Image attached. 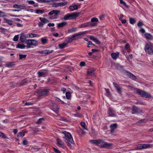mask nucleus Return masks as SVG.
Returning a JSON list of instances; mask_svg holds the SVG:
<instances>
[{
  "mask_svg": "<svg viewBox=\"0 0 153 153\" xmlns=\"http://www.w3.org/2000/svg\"><path fill=\"white\" fill-rule=\"evenodd\" d=\"M48 25L50 27H53L54 26V23H49L48 24Z\"/></svg>",
  "mask_w": 153,
  "mask_h": 153,
  "instance_id": "nucleus-59",
  "label": "nucleus"
},
{
  "mask_svg": "<svg viewBox=\"0 0 153 153\" xmlns=\"http://www.w3.org/2000/svg\"><path fill=\"white\" fill-rule=\"evenodd\" d=\"M39 77H45L46 76L45 73L43 71H39L37 73Z\"/></svg>",
  "mask_w": 153,
  "mask_h": 153,
  "instance_id": "nucleus-26",
  "label": "nucleus"
},
{
  "mask_svg": "<svg viewBox=\"0 0 153 153\" xmlns=\"http://www.w3.org/2000/svg\"><path fill=\"white\" fill-rule=\"evenodd\" d=\"M94 41L97 44H101L100 42L97 38H95Z\"/></svg>",
  "mask_w": 153,
  "mask_h": 153,
  "instance_id": "nucleus-49",
  "label": "nucleus"
},
{
  "mask_svg": "<svg viewBox=\"0 0 153 153\" xmlns=\"http://www.w3.org/2000/svg\"><path fill=\"white\" fill-rule=\"evenodd\" d=\"M60 11L59 10H53L50 12L48 13V15H51L54 14V16H56L58 14L60 13Z\"/></svg>",
  "mask_w": 153,
  "mask_h": 153,
  "instance_id": "nucleus-15",
  "label": "nucleus"
},
{
  "mask_svg": "<svg viewBox=\"0 0 153 153\" xmlns=\"http://www.w3.org/2000/svg\"><path fill=\"white\" fill-rule=\"evenodd\" d=\"M95 70L93 68H90L87 70V75L90 76H93L94 74Z\"/></svg>",
  "mask_w": 153,
  "mask_h": 153,
  "instance_id": "nucleus-17",
  "label": "nucleus"
},
{
  "mask_svg": "<svg viewBox=\"0 0 153 153\" xmlns=\"http://www.w3.org/2000/svg\"><path fill=\"white\" fill-rule=\"evenodd\" d=\"M59 6H65L67 4L66 2H61L57 4Z\"/></svg>",
  "mask_w": 153,
  "mask_h": 153,
  "instance_id": "nucleus-42",
  "label": "nucleus"
},
{
  "mask_svg": "<svg viewBox=\"0 0 153 153\" xmlns=\"http://www.w3.org/2000/svg\"><path fill=\"white\" fill-rule=\"evenodd\" d=\"M86 31L81 32L74 34L71 37H68L67 39L66 40V41L68 42V43H70L72 42L73 40H76V39H79L81 38L80 36L81 35H83L86 34Z\"/></svg>",
  "mask_w": 153,
  "mask_h": 153,
  "instance_id": "nucleus-4",
  "label": "nucleus"
},
{
  "mask_svg": "<svg viewBox=\"0 0 153 153\" xmlns=\"http://www.w3.org/2000/svg\"><path fill=\"white\" fill-rule=\"evenodd\" d=\"M111 56L113 59H116L119 57V53L117 52L115 53H111Z\"/></svg>",
  "mask_w": 153,
  "mask_h": 153,
  "instance_id": "nucleus-19",
  "label": "nucleus"
},
{
  "mask_svg": "<svg viewBox=\"0 0 153 153\" xmlns=\"http://www.w3.org/2000/svg\"><path fill=\"white\" fill-rule=\"evenodd\" d=\"M146 53L150 55H153V44L151 42L146 43L145 48Z\"/></svg>",
  "mask_w": 153,
  "mask_h": 153,
  "instance_id": "nucleus-5",
  "label": "nucleus"
},
{
  "mask_svg": "<svg viewBox=\"0 0 153 153\" xmlns=\"http://www.w3.org/2000/svg\"><path fill=\"white\" fill-rule=\"evenodd\" d=\"M135 91H136L137 94L141 95L143 97L146 98L151 97V95L150 94L145 91L137 89H135Z\"/></svg>",
  "mask_w": 153,
  "mask_h": 153,
  "instance_id": "nucleus-6",
  "label": "nucleus"
},
{
  "mask_svg": "<svg viewBox=\"0 0 153 153\" xmlns=\"http://www.w3.org/2000/svg\"><path fill=\"white\" fill-rule=\"evenodd\" d=\"M81 126L84 129L87 130V127L85 126V123L83 122H82L80 123Z\"/></svg>",
  "mask_w": 153,
  "mask_h": 153,
  "instance_id": "nucleus-35",
  "label": "nucleus"
},
{
  "mask_svg": "<svg viewBox=\"0 0 153 153\" xmlns=\"http://www.w3.org/2000/svg\"><path fill=\"white\" fill-rule=\"evenodd\" d=\"M127 75L129 76V78L134 80H135L137 79L136 77L134 74L130 72H127Z\"/></svg>",
  "mask_w": 153,
  "mask_h": 153,
  "instance_id": "nucleus-22",
  "label": "nucleus"
},
{
  "mask_svg": "<svg viewBox=\"0 0 153 153\" xmlns=\"http://www.w3.org/2000/svg\"><path fill=\"white\" fill-rule=\"evenodd\" d=\"M129 21L130 23L132 25H134L136 22L135 19L131 18H129Z\"/></svg>",
  "mask_w": 153,
  "mask_h": 153,
  "instance_id": "nucleus-32",
  "label": "nucleus"
},
{
  "mask_svg": "<svg viewBox=\"0 0 153 153\" xmlns=\"http://www.w3.org/2000/svg\"><path fill=\"white\" fill-rule=\"evenodd\" d=\"M88 45H93L94 46H95V45L93 44L92 42L91 41H88L87 43Z\"/></svg>",
  "mask_w": 153,
  "mask_h": 153,
  "instance_id": "nucleus-63",
  "label": "nucleus"
},
{
  "mask_svg": "<svg viewBox=\"0 0 153 153\" xmlns=\"http://www.w3.org/2000/svg\"><path fill=\"white\" fill-rule=\"evenodd\" d=\"M66 96V98L68 99H70V97H71V94L69 92H66L65 94Z\"/></svg>",
  "mask_w": 153,
  "mask_h": 153,
  "instance_id": "nucleus-40",
  "label": "nucleus"
},
{
  "mask_svg": "<svg viewBox=\"0 0 153 153\" xmlns=\"http://www.w3.org/2000/svg\"><path fill=\"white\" fill-rule=\"evenodd\" d=\"M20 7V5L16 4H14L13 6V7L16 8H19Z\"/></svg>",
  "mask_w": 153,
  "mask_h": 153,
  "instance_id": "nucleus-56",
  "label": "nucleus"
},
{
  "mask_svg": "<svg viewBox=\"0 0 153 153\" xmlns=\"http://www.w3.org/2000/svg\"><path fill=\"white\" fill-rule=\"evenodd\" d=\"M25 135V134L23 132H20L18 133V137H23Z\"/></svg>",
  "mask_w": 153,
  "mask_h": 153,
  "instance_id": "nucleus-46",
  "label": "nucleus"
},
{
  "mask_svg": "<svg viewBox=\"0 0 153 153\" xmlns=\"http://www.w3.org/2000/svg\"><path fill=\"white\" fill-rule=\"evenodd\" d=\"M53 50H46L44 51H37V53H40L42 54L43 56H45L47 54L52 53L53 52Z\"/></svg>",
  "mask_w": 153,
  "mask_h": 153,
  "instance_id": "nucleus-9",
  "label": "nucleus"
},
{
  "mask_svg": "<svg viewBox=\"0 0 153 153\" xmlns=\"http://www.w3.org/2000/svg\"><path fill=\"white\" fill-rule=\"evenodd\" d=\"M108 114L110 117H116V114L115 111L112 108H109L108 111Z\"/></svg>",
  "mask_w": 153,
  "mask_h": 153,
  "instance_id": "nucleus-12",
  "label": "nucleus"
},
{
  "mask_svg": "<svg viewBox=\"0 0 153 153\" xmlns=\"http://www.w3.org/2000/svg\"><path fill=\"white\" fill-rule=\"evenodd\" d=\"M0 137H1L2 138H5V135L3 133L0 132Z\"/></svg>",
  "mask_w": 153,
  "mask_h": 153,
  "instance_id": "nucleus-54",
  "label": "nucleus"
},
{
  "mask_svg": "<svg viewBox=\"0 0 153 153\" xmlns=\"http://www.w3.org/2000/svg\"><path fill=\"white\" fill-rule=\"evenodd\" d=\"M15 65V64L13 62H9L5 64V66L11 68Z\"/></svg>",
  "mask_w": 153,
  "mask_h": 153,
  "instance_id": "nucleus-25",
  "label": "nucleus"
},
{
  "mask_svg": "<svg viewBox=\"0 0 153 153\" xmlns=\"http://www.w3.org/2000/svg\"><path fill=\"white\" fill-rule=\"evenodd\" d=\"M123 24H125L126 22V19L120 20Z\"/></svg>",
  "mask_w": 153,
  "mask_h": 153,
  "instance_id": "nucleus-64",
  "label": "nucleus"
},
{
  "mask_svg": "<svg viewBox=\"0 0 153 153\" xmlns=\"http://www.w3.org/2000/svg\"><path fill=\"white\" fill-rule=\"evenodd\" d=\"M53 149H54V151L56 152V153H60V152L57 149L54 148H53Z\"/></svg>",
  "mask_w": 153,
  "mask_h": 153,
  "instance_id": "nucleus-55",
  "label": "nucleus"
},
{
  "mask_svg": "<svg viewBox=\"0 0 153 153\" xmlns=\"http://www.w3.org/2000/svg\"><path fill=\"white\" fill-rule=\"evenodd\" d=\"M67 24L66 22H64L61 23H59L58 24L57 27L58 28H61L64 27Z\"/></svg>",
  "mask_w": 153,
  "mask_h": 153,
  "instance_id": "nucleus-23",
  "label": "nucleus"
},
{
  "mask_svg": "<svg viewBox=\"0 0 153 153\" xmlns=\"http://www.w3.org/2000/svg\"><path fill=\"white\" fill-rule=\"evenodd\" d=\"M41 42L42 44L43 45H45L48 42V39L47 37H42L41 39Z\"/></svg>",
  "mask_w": 153,
  "mask_h": 153,
  "instance_id": "nucleus-18",
  "label": "nucleus"
},
{
  "mask_svg": "<svg viewBox=\"0 0 153 153\" xmlns=\"http://www.w3.org/2000/svg\"><path fill=\"white\" fill-rule=\"evenodd\" d=\"M39 19L40 20L41 22L44 24H45L49 22V21L47 19L45 18H43L42 19L41 18H39Z\"/></svg>",
  "mask_w": 153,
  "mask_h": 153,
  "instance_id": "nucleus-30",
  "label": "nucleus"
},
{
  "mask_svg": "<svg viewBox=\"0 0 153 153\" xmlns=\"http://www.w3.org/2000/svg\"><path fill=\"white\" fill-rule=\"evenodd\" d=\"M33 104V102H26L25 103V105H32Z\"/></svg>",
  "mask_w": 153,
  "mask_h": 153,
  "instance_id": "nucleus-50",
  "label": "nucleus"
},
{
  "mask_svg": "<svg viewBox=\"0 0 153 153\" xmlns=\"http://www.w3.org/2000/svg\"><path fill=\"white\" fill-rule=\"evenodd\" d=\"M57 143L58 144V146H62L64 145V143L63 142L62 140H61L57 139Z\"/></svg>",
  "mask_w": 153,
  "mask_h": 153,
  "instance_id": "nucleus-28",
  "label": "nucleus"
},
{
  "mask_svg": "<svg viewBox=\"0 0 153 153\" xmlns=\"http://www.w3.org/2000/svg\"><path fill=\"white\" fill-rule=\"evenodd\" d=\"M28 35H25L24 33H22L21 34V36L20 37V40L21 42H24L26 39L27 37H28Z\"/></svg>",
  "mask_w": 153,
  "mask_h": 153,
  "instance_id": "nucleus-14",
  "label": "nucleus"
},
{
  "mask_svg": "<svg viewBox=\"0 0 153 153\" xmlns=\"http://www.w3.org/2000/svg\"><path fill=\"white\" fill-rule=\"evenodd\" d=\"M139 109L134 105L132 107V113L133 114L139 112Z\"/></svg>",
  "mask_w": 153,
  "mask_h": 153,
  "instance_id": "nucleus-21",
  "label": "nucleus"
},
{
  "mask_svg": "<svg viewBox=\"0 0 153 153\" xmlns=\"http://www.w3.org/2000/svg\"><path fill=\"white\" fill-rule=\"evenodd\" d=\"M68 43H63L62 44H59L58 45L59 47L61 49H63L65 48L68 44Z\"/></svg>",
  "mask_w": 153,
  "mask_h": 153,
  "instance_id": "nucleus-27",
  "label": "nucleus"
},
{
  "mask_svg": "<svg viewBox=\"0 0 153 153\" xmlns=\"http://www.w3.org/2000/svg\"><path fill=\"white\" fill-rule=\"evenodd\" d=\"M5 16V14L4 12L0 11V17H4Z\"/></svg>",
  "mask_w": 153,
  "mask_h": 153,
  "instance_id": "nucleus-45",
  "label": "nucleus"
},
{
  "mask_svg": "<svg viewBox=\"0 0 153 153\" xmlns=\"http://www.w3.org/2000/svg\"><path fill=\"white\" fill-rule=\"evenodd\" d=\"M26 2L30 4H35V2L33 1L27 0Z\"/></svg>",
  "mask_w": 153,
  "mask_h": 153,
  "instance_id": "nucleus-47",
  "label": "nucleus"
},
{
  "mask_svg": "<svg viewBox=\"0 0 153 153\" xmlns=\"http://www.w3.org/2000/svg\"><path fill=\"white\" fill-rule=\"evenodd\" d=\"M44 120V119L43 118H39L36 122V123L37 124H40Z\"/></svg>",
  "mask_w": 153,
  "mask_h": 153,
  "instance_id": "nucleus-39",
  "label": "nucleus"
},
{
  "mask_svg": "<svg viewBox=\"0 0 153 153\" xmlns=\"http://www.w3.org/2000/svg\"><path fill=\"white\" fill-rule=\"evenodd\" d=\"M76 28H73L72 29H70L68 30V32L69 33H72L73 32H74L76 31Z\"/></svg>",
  "mask_w": 153,
  "mask_h": 153,
  "instance_id": "nucleus-43",
  "label": "nucleus"
},
{
  "mask_svg": "<svg viewBox=\"0 0 153 153\" xmlns=\"http://www.w3.org/2000/svg\"><path fill=\"white\" fill-rule=\"evenodd\" d=\"M143 25V23L142 22H138L137 25L138 27H140L142 26Z\"/></svg>",
  "mask_w": 153,
  "mask_h": 153,
  "instance_id": "nucleus-52",
  "label": "nucleus"
},
{
  "mask_svg": "<svg viewBox=\"0 0 153 153\" xmlns=\"http://www.w3.org/2000/svg\"><path fill=\"white\" fill-rule=\"evenodd\" d=\"M152 146V145L151 144H142L139 145L138 148L139 149H144L151 148Z\"/></svg>",
  "mask_w": 153,
  "mask_h": 153,
  "instance_id": "nucleus-11",
  "label": "nucleus"
},
{
  "mask_svg": "<svg viewBox=\"0 0 153 153\" xmlns=\"http://www.w3.org/2000/svg\"><path fill=\"white\" fill-rule=\"evenodd\" d=\"M144 37L147 40H153V36L150 33H145L144 35Z\"/></svg>",
  "mask_w": 153,
  "mask_h": 153,
  "instance_id": "nucleus-16",
  "label": "nucleus"
},
{
  "mask_svg": "<svg viewBox=\"0 0 153 153\" xmlns=\"http://www.w3.org/2000/svg\"><path fill=\"white\" fill-rule=\"evenodd\" d=\"M6 29L2 27H0V32H4L5 31Z\"/></svg>",
  "mask_w": 153,
  "mask_h": 153,
  "instance_id": "nucleus-51",
  "label": "nucleus"
},
{
  "mask_svg": "<svg viewBox=\"0 0 153 153\" xmlns=\"http://www.w3.org/2000/svg\"><path fill=\"white\" fill-rule=\"evenodd\" d=\"M89 39H90L91 40H92V41H94V39H95V38L94 37V36H89Z\"/></svg>",
  "mask_w": 153,
  "mask_h": 153,
  "instance_id": "nucleus-61",
  "label": "nucleus"
},
{
  "mask_svg": "<svg viewBox=\"0 0 153 153\" xmlns=\"http://www.w3.org/2000/svg\"><path fill=\"white\" fill-rule=\"evenodd\" d=\"M85 65V63L84 62H81L80 63V65L81 66H84Z\"/></svg>",
  "mask_w": 153,
  "mask_h": 153,
  "instance_id": "nucleus-53",
  "label": "nucleus"
},
{
  "mask_svg": "<svg viewBox=\"0 0 153 153\" xmlns=\"http://www.w3.org/2000/svg\"><path fill=\"white\" fill-rule=\"evenodd\" d=\"M62 133L65 135L64 137H63L65 139V141L68 146H71V144H74V141L70 133L65 131H62Z\"/></svg>",
  "mask_w": 153,
  "mask_h": 153,
  "instance_id": "nucleus-2",
  "label": "nucleus"
},
{
  "mask_svg": "<svg viewBox=\"0 0 153 153\" xmlns=\"http://www.w3.org/2000/svg\"><path fill=\"white\" fill-rule=\"evenodd\" d=\"M69 8L71 11H74V10H77L78 8V6L74 4V6H71L69 7Z\"/></svg>",
  "mask_w": 153,
  "mask_h": 153,
  "instance_id": "nucleus-24",
  "label": "nucleus"
},
{
  "mask_svg": "<svg viewBox=\"0 0 153 153\" xmlns=\"http://www.w3.org/2000/svg\"><path fill=\"white\" fill-rule=\"evenodd\" d=\"M25 46L23 45V44H20L19 43H18L17 45H16V48H19L20 49H24L25 48Z\"/></svg>",
  "mask_w": 153,
  "mask_h": 153,
  "instance_id": "nucleus-31",
  "label": "nucleus"
},
{
  "mask_svg": "<svg viewBox=\"0 0 153 153\" xmlns=\"http://www.w3.org/2000/svg\"><path fill=\"white\" fill-rule=\"evenodd\" d=\"M105 15H102L100 16V18L101 20H102L105 17Z\"/></svg>",
  "mask_w": 153,
  "mask_h": 153,
  "instance_id": "nucleus-62",
  "label": "nucleus"
},
{
  "mask_svg": "<svg viewBox=\"0 0 153 153\" xmlns=\"http://www.w3.org/2000/svg\"><path fill=\"white\" fill-rule=\"evenodd\" d=\"M25 43L27 44V48H30V46H36L37 43V41L34 39H28L26 40Z\"/></svg>",
  "mask_w": 153,
  "mask_h": 153,
  "instance_id": "nucleus-7",
  "label": "nucleus"
},
{
  "mask_svg": "<svg viewBox=\"0 0 153 153\" xmlns=\"http://www.w3.org/2000/svg\"><path fill=\"white\" fill-rule=\"evenodd\" d=\"M27 56L26 55H23L22 54H19V59H25Z\"/></svg>",
  "mask_w": 153,
  "mask_h": 153,
  "instance_id": "nucleus-33",
  "label": "nucleus"
},
{
  "mask_svg": "<svg viewBox=\"0 0 153 153\" xmlns=\"http://www.w3.org/2000/svg\"><path fill=\"white\" fill-rule=\"evenodd\" d=\"M130 45L128 43L126 44L125 45V48L127 49H129L130 48Z\"/></svg>",
  "mask_w": 153,
  "mask_h": 153,
  "instance_id": "nucleus-60",
  "label": "nucleus"
},
{
  "mask_svg": "<svg viewBox=\"0 0 153 153\" xmlns=\"http://www.w3.org/2000/svg\"><path fill=\"white\" fill-rule=\"evenodd\" d=\"M98 21V19L97 18H93L91 21V22H88L81 25L80 26V28L85 27H92L97 25V22Z\"/></svg>",
  "mask_w": 153,
  "mask_h": 153,
  "instance_id": "nucleus-3",
  "label": "nucleus"
},
{
  "mask_svg": "<svg viewBox=\"0 0 153 153\" xmlns=\"http://www.w3.org/2000/svg\"><path fill=\"white\" fill-rule=\"evenodd\" d=\"M28 142L26 140H25L23 141V144L24 145H26L27 144Z\"/></svg>",
  "mask_w": 153,
  "mask_h": 153,
  "instance_id": "nucleus-57",
  "label": "nucleus"
},
{
  "mask_svg": "<svg viewBox=\"0 0 153 153\" xmlns=\"http://www.w3.org/2000/svg\"><path fill=\"white\" fill-rule=\"evenodd\" d=\"M29 36L30 38H33L34 37H36L38 35L36 34L30 33L29 34Z\"/></svg>",
  "mask_w": 153,
  "mask_h": 153,
  "instance_id": "nucleus-38",
  "label": "nucleus"
},
{
  "mask_svg": "<svg viewBox=\"0 0 153 153\" xmlns=\"http://www.w3.org/2000/svg\"><path fill=\"white\" fill-rule=\"evenodd\" d=\"M42 2L44 3H48L50 2V0H42Z\"/></svg>",
  "mask_w": 153,
  "mask_h": 153,
  "instance_id": "nucleus-58",
  "label": "nucleus"
},
{
  "mask_svg": "<svg viewBox=\"0 0 153 153\" xmlns=\"http://www.w3.org/2000/svg\"><path fill=\"white\" fill-rule=\"evenodd\" d=\"M49 90V89H44L39 90L38 93L41 96H45L48 95Z\"/></svg>",
  "mask_w": 153,
  "mask_h": 153,
  "instance_id": "nucleus-8",
  "label": "nucleus"
},
{
  "mask_svg": "<svg viewBox=\"0 0 153 153\" xmlns=\"http://www.w3.org/2000/svg\"><path fill=\"white\" fill-rule=\"evenodd\" d=\"M64 19L65 20H68L70 19L68 13L64 16Z\"/></svg>",
  "mask_w": 153,
  "mask_h": 153,
  "instance_id": "nucleus-41",
  "label": "nucleus"
},
{
  "mask_svg": "<svg viewBox=\"0 0 153 153\" xmlns=\"http://www.w3.org/2000/svg\"><path fill=\"white\" fill-rule=\"evenodd\" d=\"M80 13L74 12L71 13H68L70 19H73L78 16Z\"/></svg>",
  "mask_w": 153,
  "mask_h": 153,
  "instance_id": "nucleus-13",
  "label": "nucleus"
},
{
  "mask_svg": "<svg viewBox=\"0 0 153 153\" xmlns=\"http://www.w3.org/2000/svg\"><path fill=\"white\" fill-rule=\"evenodd\" d=\"M44 12V11L43 10H41L40 9H36V13L37 14L41 13L42 14Z\"/></svg>",
  "mask_w": 153,
  "mask_h": 153,
  "instance_id": "nucleus-36",
  "label": "nucleus"
},
{
  "mask_svg": "<svg viewBox=\"0 0 153 153\" xmlns=\"http://www.w3.org/2000/svg\"><path fill=\"white\" fill-rule=\"evenodd\" d=\"M51 108L57 114L58 113L59 107L56 104L52 103Z\"/></svg>",
  "mask_w": 153,
  "mask_h": 153,
  "instance_id": "nucleus-10",
  "label": "nucleus"
},
{
  "mask_svg": "<svg viewBox=\"0 0 153 153\" xmlns=\"http://www.w3.org/2000/svg\"><path fill=\"white\" fill-rule=\"evenodd\" d=\"M27 83V82L26 79H24L21 82V83L19 84V85L21 86L25 85Z\"/></svg>",
  "mask_w": 153,
  "mask_h": 153,
  "instance_id": "nucleus-37",
  "label": "nucleus"
},
{
  "mask_svg": "<svg viewBox=\"0 0 153 153\" xmlns=\"http://www.w3.org/2000/svg\"><path fill=\"white\" fill-rule=\"evenodd\" d=\"M5 21L9 25L11 26L12 25V21L7 19H5Z\"/></svg>",
  "mask_w": 153,
  "mask_h": 153,
  "instance_id": "nucleus-34",
  "label": "nucleus"
},
{
  "mask_svg": "<svg viewBox=\"0 0 153 153\" xmlns=\"http://www.w3.org/2000/svg\"><path fill=\"white\" fill-rule=\"evenodd\" d=\"M106 91V93L107 94V95L108 96H109L110 95V92L109 91V89H106L105 88H104Z\"/></svg>",
  "mask_w": 153,
  "mask_h": 153,
  "instance_id": "nucleus-48",
  "label": "nucleus"
},
{
  "mask_svg": "<svg viewBox=\"0 0 153 153\" xmlns=\"http://www.w3.org/2000/svg\"><path fill=\"white\" fill-rule=\"evenodd\" d=\"M117 124L116 123H114L110 126V127L111 129V133H113L114 132V129L117 128Z\"/></svg>",
  "mask_w": 153,
  "mask_h": 153,
  "instance_id": "nucleus-20",
  "label": "nucleus"
},
{
  "mask_svg": "<svg viewBox=\"0 0 153 153\" xmlns=\"http://www.w3.org/2000/svg\"><path fill=\"white\" fill-rule=\"evenodd\" d=\"M113 84L117 91L120 93L121 91L118 85L115 82H114Z\"/></svg>",
  "mask_w": 153,
  "mask_h": 153,
  "instance_id": "nucleus-29",
  "label": "nucleus"
},
{
  "mask_svg": "<svg viewBox=\"0 0 153 153\" xmlns=\"http://www.w3.org/2000/svg\"><path fill=\"white\" fill-rule=\"evenodd\" d=\"M90 142L97 145L100 146L101 147H104L108 149L112 147L113 146L112 144L105 142L103 140L101 139L94 140H91L90 141Z\"/></svg>",
  "mask_w": 153,
  "mask_h": 153,
  "instance_id": "nucleus-1",
  "label": "nucleus"
},
{
  "mask_svg": "<svg viewBox=\"0 0 153 153\" xmlns=\"http://www.w3.org/2000/svg\"><path fill=\"white\" fill-rule=\"evenodd\" d=\"M19 37L18 35H16L14 36V37L13 38V40L14 41H18L19 39Z\"/></svg>",
  "mask_w": 153,
  "mask_h": 153,
  "instance_id": "nucleus-44",
  "label": "nucleus"
}]
</instances>
